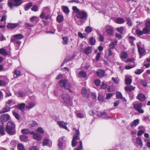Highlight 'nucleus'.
<instances>
[{
    "label": "nucleus",
    "instance_id": "f257e3e1",
    "mask_svg": "<svg viewBox=\"0 0 150 150\" xmlns=\"http://www.w3.org/2000/svg\"><path fill=\"white\" fill-rule=\"evenodd\" d=\"M6 132L9 135H13L16 133V125L12 121L8 122L5 128Z\"/></svg>",
    "mask_w": 150,
    "mask_h": 150
},
{
    "label": "nucleus",
    "instance_id": "f03ea898",
    "mask_svg": "<svg viewBox=\"0 0 150 150\" xmlns=\"http://www.w3.org/2000/svg\"><path fill=\"white\" fill-rule=\"evenodd\" d=\"M60 100L61 102L65 105L71 106L72 104L70 97L67 94H64L61 96V98Z\"/></svg>",
    "mask_w": 150,
    "mask_h": 150
},
{
    "label": "nucleus",
    "instance_id": "7ed1b4c3",
    "mask_svg": "<svg viewBox=\"0 0 150 150\" xmlns=\"http://www.w3.org/2000/svg\"><path fill=\"white\" fill-rule=\"evenodd\" d=\"M23 3L22 0H8V4L11 9H12L14 6H18Z\"/></svg>",
    "mask_w": 150,
    "mask_h": 150
},
{
    "label": "nucleus",
    "instance_id": "20e7f679",
    "mask_svg": "<svg viewBox=\"0 0 150 150\" xmlns=\"http://www.w3.org/2000/svg\"><path fill=\"white\" fill-rule=\"evenodd\" d=\"M74 129L75 130V132L73 136L71 142L72 146L73 147L75 146L77 144V142L76 141L79 139V136L80 135L79 129H76V128H74Z\"/></svg>",
    "mask_w": 150,
    "mask_h": 150
},
{
    "label": "nucleus",
    "instance_id": "39448f33",
    "mask_svg": "<svg viewBox=\"0 0 150 150\" xmlns=\"http://www.w3.org/2000/svg\"><path fill=\"white\" fill-rule=\"evenodd\" d=\"M67 81L66 79H62L59 82V86L60 87H64L65 88L68 90L70 92H72L70 89V86L69 84H67Z\"/></svg>",
    "mask_w": 150,
    "mask_h": 150
},
{
    "label": "nucleus",
    "instance_id": "423d86ee",
    "mask_svg": "<svg viewBox=\"0 0 150 150\" xmlns=\"http://www.w3.org/2000/svg\"><path fill=\"white\" fill-rule=\"evenodd\" d=\"M77 18L82 20H86L88 17L87 13L84 11L81 10L76 15Z\"/></svg>",
    "mask_w": 150,
    "mask_h": 150
},
{
    "label": "nucleus",
    "instance_id": "0eeeda50",
    "mask_svg": "<svg viewBox=\"0 0 150 150\" xmlns=\"http://www.w3.org/2000/svg\"><path fill=\"white\" fill-rule=\"evenodd\" d=\"M81 94L84 97L88 98L89 96L90 91L88 88L86 87L83 88L81 89Z\"/></svg>",
    "mask_w": 150,
    "mask_h": 150
},
{
    "label": "nucleus",
    "instance_id": "6e6552de",
    "mask_svg": "<svg viewBox=\"0 0 150 150\" xmlns=\"http://www.w3.org/2000/svg\"><path fill=\"white\" fill-rule=\"evenodd\" d=\"M142 103H136L133 105L134 109L140 113H143L144 112V110L142 109Z\"/></svg>",
    "mask_w": 150,
    "mask_h": 150
},
{
    "label": "nucleus",
    "instance_id": "1a4fd4ad",
    "mask_svg": "<svg viewBox=\"0 0 150 150\" xmlns=\"http://www.w3.org/2000/svg\"><path fill=\"white\" fill-rule=\"evenodd\" d=\"M103 31L106 32L109 35H111L113 34V28L112 27L109 25H106L103 28Z\"/></svg>",
    "mask_w": 150,
    "mask_h": 150
},
{
    "label": "nucleus",
    "instance_id": "9d476101",
    "mask_svg": "<svg viewBox=\"0 0 150 150\" xmlns=\"http://www.w3.org/2000/svg\"><path fill=\"white\" fill-rule=\"evenodd\" d=\"M66 140V138L65 137H62L58 139V146L61 149H63V144Z\"/></svg>",
    "mask_w": 150,
    "mask_h": 150
},
{
    "label": "nucleus",
    "instance_id": "9b49d317",
    "mask_svg": "<svg viewBox=\"0 0 150 150\" xmlns=\"http://www.w3.org/2000/svg\"><path fill=\"white\" fill-rule=\"evenodd\" d=\"M57 124L58 125L60 128L64 129L67 130L68 132L69 131V130L68 129L67 127L66 126L67 125V122H65L63 121H59L57 122Z\"/></svg>",
    "mask_w": 150,
    "mask_h": 150
},
{
    "label": "nucleus",
    "instance_id": "f8f14e48",
    "mask_svg": "<svg viewBox=\"0 0 150 150\" xmlns=\"http://www.w3.org/2000/svg\"><path fill=\"white\" fill-rule=\"evenodd\" d=\"M10 118V116L8 114H2L0 116L1 122H6L8 121Z\"/></svg>",
    "mask_w": 150,
    "mask_h": 150
},
{
    "label": "nucleus",
    "instance_id": "ddd939ff",
    "mask_svg": "<svg viewBox=\"0 0 150 150\" xmlns=\"http://www.w3.org/2000/svg\"><path fill=\"white\" fill-rule=\"evenodd\" d=\"M97 76L100 78H103L105 75V71L102 69H98L96 72Z\"/></svg>",
    "mask_w": 150,
    "mask_h": 150
},
{
    "label": "nucleus",
    "instance_id": "4468645a",
    "mask_svg": "<svg viewBox=\"0 0 150 150\" xmlns=\"http://www.w3.org/2000/svg\"><path fill=\"white\" fill-rule=\"evenodd\" d=\"M52 142L50 140L47 138L44 139L42 143L43 146H47L49 147H51L52 146Z\"/></svg>",
    "mask_w": 150,
    "mask_h": 150
},
{
    "label": "nucleus",
    "instance_id": "2eb2a0df",
    "mask_svg": "<svg viewBox=\"0 0 150 150\" xmlns=\"http://www.w3.org/2000/svg\"><path fill=\"white\" fill-rule=\"evenodd\" d=\"M11 42H13L14 44L16 47V49H18L21 42L20 40L11 39Z\"/></svg>",
    "mask_w": 150,
    "mask_h": 150
},
{
    "label": "nucleus",
    "instance_id": "dca6fc26",
    "mask_svg": "<svg viewBox=\"0 0 150 150\" xmlns=\"http://www.w3.org/2000/svg\"><path fill=\"white\" fill-rule=\"evenodd\" d=\"M113 50L110 49L108 48V50L106 51V53L105 54V57L107 59H108L109 57L111 56L113 53Z\"/></svg>",
    "mask_w": 150,
    "mask_h": 150
},
{
    "label": "nucleus",
    "instance_id": "f3484780",
    "mask_svg": "<svg viewBox=\"0 0 150 150\" xmlns=\"http://www.w3.org/2000/svg\"><path fill=\"white\" fill-rule=\"evenodd\" d=\"M24 36L21 34H19L14 35L12 36L11 38V39H15L16 40H20L23 38Z\"/></svg>",
    "mask_w": 150,
    "mask_h": 150
},
{
    "label": "nucleus",
    "instance_id": "a211bd4d",
    "mask_svg": "<svg viewBox=\"0 0 150 150\" xmlns=\"http://www.w3.org/2000/svg\"><path fill=\"white\" fill-rule=\"evenodd\" d=\"M145 96L142 93H139L138 94L137 97V98L140 101H143L146 99Z\"/></svg>",
    "mask_w": 150,
    "mask_h": 150
},
{
    "label": "nucleus",
    "instance_id": "6ab92c4d",
    "mask_svg": "<svg viewBox=\"0 0 150 150\" xmlns=\"http://www.w3.org/2000/svg\"><path fill=\"white\" fill-rule=\"evenodd\" d=\"M10 106L6 105L5 107H4L0 110V114L2 113L9 111L10 110Z\"/></svg>",
    "mask_w": 150,
    "mask_h": 150
},
{
    "label": "nucleus",
    "instance_id": "aec40b11",
    "mask_svg": "<svg viewBox=\"0 0 150 150\" xmlns=\"http://www.w3.org/2000/svg\"><path fill=\"white\" fill-rule=\"evenodd\" d=\"M98 115L99 116L102 117V118L105 119H108L111 118V117L108 116L107 113L105 112H100L98 113Z\"/></svg>",
    "mask_w": 150,
    "mask_h": 150
},
{
    "label": "nucleus",
    "instance_id": "412c9836",
    "mask_svg": "<svg viewBox=\"0 0 150 150\" xmlns=\"http://www.w3.org/2000/svg\"><path fill=\"white\" fill-rule=\"evenodd\" d=\"M0 78L5 80L3 81L2 79H0V86H5L6 84V77L5 76H0Z\"/></svg>",
    "mask_w": 150,
    "mask_h": 150
},
{
    "label": "nucleus",
    "instance_id": "4be33fe9",
    "mask_svg": "<svg viewBox=\"0 0 150 150\" xmlns=\"http://www.w3.org/2000/svg\"><path fill=\"white\" fill-rule=\"evenodd\" d=\"M5 134L4 123L2 122H0V134L3 135Z\"/></svg>",
    "mask_w": 150,
    "mask_h": 150
},
{
    "label": "nucleus",
    "instance_id": "5701e85b",
    "mask_svg": "<svg viewBox=\"0 0 150 150\" xmlns=\"http://www.w3.org/2000/svg\"><path fill=\"white\" fill-rule=\"evenodd\" d=\"M21 132L23 134H31L33 135L34 134V131L31 132L29 129H22L21 130Z\"/></svg>",
    "mask_w": 150,
    "mask_h": 150
},
{
    "label": "nucleus",
    "instance_id": "b1692460",
    "mask_svg": "<svg viewBox=\"0 0 150 150\" xmlns=\"http://www.w3.org/2000/svg\"><path fill=\"white\" fill-rule=\"evenodd\" d=\"M139 123V120L138 119L134 120L130 124V126L132 128L135 127Z\"/></svg>",
    "mask_w": 150,
    "mask_h": 150
},
{
    "label": "nucleus",
    "instance_id": "393cba45",
    "mask_svg": "<svg viewBox=\"0 0 150 150\" xmlns=\"http://www.w3.org/2000/svg\"><path fill=\"white\" fill-rule=\"evenodd\" d=\"M117 41L116 40L111 42L109 45V48L112 50L114 49L117 45Z\"/></svg>",
    "mask_w": 150,
    "mask_h": 150
},
{
    "label": "nucleus",
    "instance_id": "a878e982",
    "mask_svg": "<svg viewBox=\"0 0 150 150\" xmlns=\"http://www.w3.org/2000/svg\"><path fill=\"white\" fill-rule=\"evenodd\" d=\"M19 25L18 23H9L7 26V28L8 29H13L18 27Z\"/></svg>",
    "mask_w": 150,
    "mask_h": 150
},
{
    "label": "nucleus",
    "instance_id": "bb28decb",
    "mask_svg": "<svg viewBox=\"0 0 150 150\" xmlns=\"http://www.w3.org/2000/svg\"><path fill=\"white\" fill-rule=\"evenodd\" d=\"M33 134L34 135L33 138L34 139L38 141H40L42 139L41 135L40 134L34 132V134Z\"/></svg>",
    "mask_w": 150,
    "mask_h": 150
},
{
    "label": "nucleus",
    "instance_id": "cd10ccee",
    "mask_svg": "<svg viewBox=\"0 0 150 150\" xmlns=\"http://www.w3.org/2000/svg\"><path fill=\"white\" fill-rule=\"evenodd\" d=\"M92 51V49L91 47L89 46L86 47L84 49L83 52L84 53L87 54H89L91 53Z\"/></svg>",
    "mask_w": 150,
    "mask_h": 150
},
{
    "label": "nucleus",
    "instance_id": "c85d7f7f",
    "mask_svg": "<svg viewBox=\"0 0 150 150\" xmlns=\"http://www.w3.org/2000/svg\"><path fill=\"white\" fill-rule=\"evenodd\" d=\"M35 105V104L33 102H30L28 103L26 106V108L28 109H31Z\"/></svg>",
    "mask_w": 150,
    "mask_h": 150
},
{
    "label": "nucleus",
    "instance_id": "c756f323",
    "mask_svg": "<svg viewBox=\"0 0 150 150\" xmlns=\"http://www.w3.org/2000/svg\"><path fill=\"white\" fill-rule=\"evenodd\" d=\"M135 88V87L132 86H126L125 87V89L127 92H130L134 90Z\"/></svg>",
    "mask_w": 150,
    "mask_h": 150
},
{
    "label": "nucleus",
    "instance_id": "7c9ffc66",
    "mask_svg": "<svg viewBox=\"0 0 150 150\" xmlns=\"http://www.w3.org/2000/svg\"><path fill=\"white\" fill-rule=\"evenodd\" d=\"M125 82L127 85H130L132 82V80L131 77H126L125 79Z\"/></svg>",
    "mask_w": 150,
    "mask_h": 150
},
{
    "label": "nucleus",
    "instance_id": "2f4dec72",
    "mask_svg": "<svg viewBox=\"0 0 150 150\" xmlns=\"http://www.w3.org/2000/svg\"><path fill=\"white\" fill-rule=\"evenodd\" d=\"M79 76L81 78H84L86 76V73L83 71H81L79 72L78 74Z\"/></svg>",
    "mask_w": 150,
    "mask_h": 150
},
{
    "label": "nucleus",
    "instance_id": "473e14b6",
    "mask_svg": "<svg viewBox=\"0 0 150 150\" xmlns=\"http://www.w3.org/2000/svg\"><path fill=\"white\" fill-rule=\"evenodd\" d=\"M137 143L141 147L143 146V143L141 138L139 137H137L136 139Z\"/></svg>",
    "mask_w": 150,
    "mask_h": 150
},
{
    "label": "nucleus",
    "instance_id": "72a5a7b5",
    "mask_svg": "<svg viewBox=\"0 0 150 150\" xmlns=\"http://www.w3.org/2000/svg\"><path fill=\"white\" fill-rule=\"evenodd\" d=\"M129 42L132 45H134V41L135 40V38L134 37L132 36H129L128 37Z\"/></svg>",
    "mask_w": 150,
    "mask_h": 150
},
{
    "label": "nucleus",
    "instance_id": "f704fd0d",
    "mask_svg": "<svg viewBox=\"0 0 150 150\" xmlns=\"http://www.w3.org/2000/svg\"><path fill=\"white\" fill-rule=\"evenodd\" d=\"M33 3L30 2L28 3L27 4L25 5L24 9L25 11H28L32 6Z\"/></svg>",
    "mask_w": 150,
    "mask_h": 150
},
{
    "label": "nucleus",
    "instance_id": "c9c22d12",
    "mask_svg": "<svg viewBox=\"0 0 150 150\" xmlns=\"http://www.w3.org/2000/svg\"><path fill=\"white\" fill-rule=\"evenodd\" d=\"M142 31L143 34H149L150 33V29L145 26L143 29Z\"/></svg>",
    "mask_w": 150,
    "mask_h": 150
},
{
    "label": "nucleus",
    "instance_id": "e433bc0d",
    "mask_svg": "<svg viewBox=\"0 0 150 150\" xmlns=\"http://www.w3.org/2000/svg\"><path fill=\"white\" fill-rule=\"evenodd\" d=\"M63 18V16L62 15H58L57 17V21L59 23H61L62 22Z\"/></svg>",
    "mask_w": 150,
    "mask_h": 150
},
{
    "label": "nucleus",
    "instance_id": "4c0bfd02",
    "mask_svg": "<svg viewBox=\"0 0 150 150\" xmlns=\"http://www.w3.org/2000/svg\"><path fill=\"white\" fill-rule=\"evenodd\" d=\"M63 41L62 43L64 45H67L68 44L69 38L67 37H63L62 38Z\"/></svg>",
    "mask_w": 150,
    "mask_h": 150
},
{
    "label": "nucleus",
    "instance_id": "58836bf2",
    "mask_svg": "<svg viewBox=\"0 0 150 150\" xmlns=\"http://www.w3.org/2000/svg\"><path fill=\"white\" fill-rule=\"evenodd\" d=\"M115 22L118 24H122L124 23L125 20L122 18H119L116 20Z\"/></svg>",
    "mask_w": 150,
    "mask_h": 150
},
{
    "label": "nucleus",
    "instance_id": "ea45409f",
    "mask_svg": "<svg viewBox=\"0 0 150 150\" xmlns=\"http://www.w3.org/2000/svg\"><path fill=\"white\" fill-rule=\"evenodd\" d=\"M0 53L4 56L7 55L8 54L7 52L5 49L3 48L0 49Z\"/></svg>",
    "mask_w": 150,
    "mask_h": 150
},
{
    "label": "nucleus",
    "instance_id": "a19ab883",
    "mask_svg": "<svg viewBox=\"0 0 150 150\" xmlns=\"http://www.w3.org/2000/svg\"><path fill=\"white\" fill-rule=\"evenodd\" d=\"M127 56V53L125 52H122L120 54V57L122 59H126Z\"/></svg>",
    "mask_w": 150,
    "mask_h": 150
},
{
    "label": "nucleus",
    "instance_id": "79ce46f5",
    "mask_svg": "<svg viewBox=\"0 0 150 150\" xmlns=\"http://www.w3.org/2000/svg\"><path fill=\"white\" fill-rule=\"evenodd\" d=\"M62 9L63 12L65 13H69V11L68 7L65 6H62Z\"/></svg>",
    "mask_w": 150,
    "mask_h": 150
},
{
    "label": "nucleus",
    "instance_id": "37998d69",
    "mask_svg": "<svg viewBox=\"0 0 150 150\" xmlns=\"http://www.w3.org/2000/svg\"><path fill=\"white\" fill-rule=\"evenodd\" d=\"M20 139L22 141L24 142H26L28 140V137L25 135H21Z\"/></svg>",
    "mask_w": 150,
    "mask_h": 150
},
{
    "label": "nucleus",
    "instance_id": "c03bdc74",
    "mask_svg": "<svg viewBox=\"0 0 150 150\" xmlns=\"http://www.w3.org/2000/svg\"><path fill=\"white\" fill-rule=\"evenodd\" d=\"M138 50L140 55H143L144 53L145 52L144 49L142 47L139 48Z\"/></svg>",
    "mask_w": 150,
    "mask_h": 150
},
{
    "label": "nucleus",
    "instance_id": "a18cd8bd",
    "mask_svg": "<svg viewBox=\"0 0 150 150\" xmlns=\"http://www.w3.org/2000/svg\"><path fill=\"white\" fill-rule=\"evenodd\" d=\"M144 70L143 69H137L135 71L134 73L137 75H139L141 74Z\"/></svg>",
    "mask_w": 150,
    "mask_h": 150
},
{
    "label": "nucleus",
    "instance_id": "49530a36",
    "mask_svg": "<svg viewBox=\"0 0 150 150\" xmlns=\"http://www.w3.org/2000/svg\"><path fill=\"white\" fill-rule=\"evenodd\" d=\"M142 32V31L138 29H137L136 30V33L139 36H141L143 34Z\"/></svg>",
    "mask_w": 150,
    "mask_h": 150
},
{
    "label": "nucleus",
    "instance_id": "de8ad7c7",
    "mask_svg": "<svg viewBox=\"0 0 150 150\" xmlns=\"http://www.w3.org/2000/svg\"><path fill=\"white\" fill-rule=\"evenodd\" d=\"M116 98H117L118 99H120V98H122V96L121 94V93L119 92H116Z\"/></svg>",
    "mask_w": 150,
    "mask_h": 150
},
{
    "label": "nucleus",
    "instance_id": "09e8293b",
    "mask_svg": "<svg viewBox=\"0 0 150 150\" xmlns=\"http://www.w3.org/2000/svg\"><path fill=\"white\" fill-rule=\"evenodd\" d=\"M38 6L37 5H34L31 8L32 11L36 12L38 10Z\"/></svg>",
    "mask_w": 150,
    "mask_h": 150
},
{
    "label": "nucleus",
    "instance_id": "8fccbe9b",
    "mask_svg": "<svg viewBox=\"0 0 150 150\" xmlns=\"http://www.w3.org/2000/svg\"><path fill=\"white\" fill-rule=\"evenodd\" d=\"M13 116L15 117V118L18 120H19L20 119V117L18 113L16 112H13Z\"/></svg>",
    "mask_w": 150,
    "mask_h": 150
},
{
    "label": "nucleus",
    "instance_id": "3c124183",
    "mask_svg": "<svg viewBox=\"0 0 150 150\" xmlns=\"http://www.w3.org/2000/svg\"><path fill=\"white\" fill-rule=\"evenodd\" d=\"M72 9L74 12L75 13H78L80 11L76 6H74L72 7Z\"/></svg>",
    "mask_w": 150,
    "mask_h": 150
},
{
    "label": "nucleus",
    "instance_id": "603ef678",
    "mask_svg": "<svg viewBox=\"0 0 150 150\" xmlns=\"http://www.w3.org/2000/svg\"><path fill=\"white\" fill-rule=\"evenodd\" d=\"M37 124V123L35 121H32L30 123L29 127H34L35 125Z\"/></svg>",
    "mask_w": 150,
    "mask_h": 150
},
{
    "label": "nucleus",
    "instance_id": "864d4df0",
    "mask_svg": "<svg viewBox=\"0 0 150 150\" xmlns=\"http://www.w3.org/2000/svg\"><path fill=\"white\" fill-rule=\"evenodd\" d=\"M18 150H24V146L21 144H18Z\"/></svg>",
    "mask_w": 150,
    "mask_h": 150
},
{
    "label": "nucleus",
    "instance_id": "5fc2aeb1",
    "mask_svg": "<svg viewBox=\"0 0 150 150\" xmlns=\"http://www.w3.org/2000/svg\"><path fill=\"white\" fill-rule=\"evenodd\" d=\"M145 26L146 27L150 29V20H147L145 23Z\"/></svg>",
    "mask_w": 150,
    "mask_h": 150
},
{
    "label": "nucleus",
    "instance_id": "6e6d98bb",
    "mask_svg": "<svg viewBox=\"0 0 150 150\" xmlns=\"http://www.w3.org/2000/svg\"><path fill=\"white\" fill-rule=\"evenodd\" d=\"M85 30L87 33H90L92 31V29L91 27L88 26L86 27Z\"/></svg>",
    "mask_w": 150,
    "mask_h": 150
},
{
    "label": "nucleus",
    "instance_id": "4d7b16f0",
    "mask_svg": "<svg viewBox=\"0 0 150 150\" xmlns=\"http://www.w3.org/2000/svg\"><path fill=\"white\" fill-rule=\"evenodd\" d=\"M95 39L93 38H91L90 40V43L91 45H93L95 43Z\"/></svg>",
    "mask_w": 150,
    "mask_h": 150
},
{
    "label": "nucleus",
    "instance_id": "13d9d810",
    "mask_svg": "<svg viewBox=\"0 0 150 150\" xmlns=\"http://www.w3.org/2000/svg\"><path fill=\"white\" fill-rule=\"evenodd\" d=\"M94 83L96 86H99L100 83V81L98 79L95 80Z\"/></svg>",
    "mask_w": 150,
    "mask_h": 150
},
{
    "label": "nucleus",
    "instance_id": "bf43d9fd",
    "mask_svg": "<svg viewBox=\"0 0 150 150\" xmlns=\"http://www.w3.org/2000/svg\"><path fill=\"white\" fill-rule=\"evenodd\" d=\"M37 131L42 134L44 133V131L42 128L41 127H39L37 129Z\"/></svg>",
    "mask_w": 150,
    "mask_h": 150
},
{
    "label": "nucleus",
    "instance_id": "052dcab7",
    "mask_svg": "<svg viewBox=\"0 0 150 150\" xmlns=\"http://www.w3.org/2000/svg\"><path fill=\"white\" fill-rule=\"evenodd\" d=\"M113 94H112L107 93L105 97L106 99L107 100L109 99L113 96Z\"/></svg>",
    "mask_w": 150,
    "mask_h": 150
},
{
    "label": "nucleus",
    "instance_id": "680f3d73",
    "mask_svg": "<svg viewBox=\"0 0 150 150\" xmlns=\"http://www.w3.org/2000/svg\"><path fill=\"white\" fill-rule=\"evenodd\" d=\"M127 24L129 26H132V23L131 20V19L128 18H127Z\"/></svg>",
    "mask_w": 150,
    "mask_h": 150
},
{
    "label": "nucleus",
    "instance_id": "e2e57ef3",
    "mask_svg": "<svg viewBox=\"0 0 150 150\" xmlns=\"http://www.w3.org/2000/svg\"><path fill=\"white\" fill-rule=\"evenodd\" d=\"M25 104L24 103H21L18 105V108L21 110L24 109Z\"/></svg>",
    "mask_w": 150,
    "mask_h": 150
},
{
    "label": "nucleus",
    "instance_id": "0e129e2a",
    "mask_svg": "<svg viewBox=\"0 0 150 150\" xmlns=\"http://www.w3.org/2000/svg\"><path fill=\"white\" fill-rule=\"evenodd\" d=\"M108 86L107 84H105L104 82L103 81L102 83V84L100 88H106Z\"/></svg>",
    "mask_w": 150,
    "mask_h": 150
},
{
    "label": "nucleus",
    "instance_id": "69168bd1",
    "mask_svg": "<svg viewBox=\"0 0 150 150\" xmlns=\"http://www.w3.org/2000/svg\"><path fill=\"white\" fill-rule=\"evenodd\" d=\"M123 28L122 27H120V28H117V31L120 32L121 34H122L123 31Z\"/></svg>",
    "mask_w": 150,
    "mask_h": 150
},
{
    "label": "nucleus",
    "instance_id": "338daca9",
    "mask_svg": "<svg viewBox=\"0 0 150 150\" xmlns=\"http://www.w3.org/2000/svg\"><path fill=\"white\" fill-rule=\"evenodd\" d=\"M18 94L20 96L23 97L25 95V93L22 91H18Z\"/></svg>",
    "mask_w": 150,
    "mask_h": 150
},
{
    "label": "nucleus",
    "instance_id": "774afa93",
    "mask_svg": "<svg viewBox=\"0 0 150 150\" xmlns=\"http://www.w3.org/2000/svg\"><path fill=\"white\" fill-rule=\"evenodd\" d=\"M76 116L78 117L82 118L84 117V115L83 113H77Z\"/></svg>",
    "mask_w": 150,
    "mask_h": 150
}]
</instances>
